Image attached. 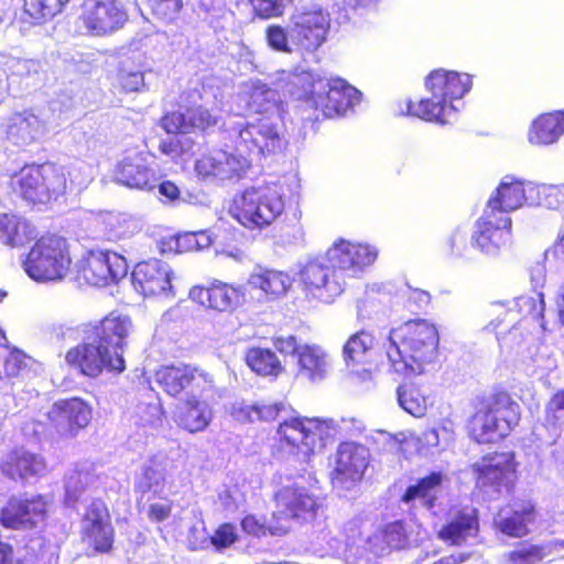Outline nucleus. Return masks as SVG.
<instances>
[{
  "mask_svg": "<svg viewBox=\"0 0 564 564\" xmlns=\"http://www.w3.org/2000/svg\"><path fill=\"white\" fill-rule=\"evenodd\" d=\"M288 145V140L267 120L247 122L238 133L237 153L223 150L204 153L195 161L194 170L203 180H239L251 167L252 155L274 156L284 153Z\"/></svg>",
  "mask_w": 564,
  "mask_h": 564,
  "instance_id": "nucleus-1",
  "label": "nucleus"
},
{
  "mask_svg": "<svg viewBox=\"0 0 564 564\" xmlns=\"http://www.w3.org/2000/svg\"><path fill=\"white\" fill-rule=\"evenodd\" d=\"M377 256L369 245L337 240L328 250L330 265L308 262L302 270L305 293L323 303H333L345 292L348 280L371 265Z\"/></svg>",
  "mask_w": 564,
  "mask_h": 564,
  "instance_id": "nucleus-2",
  "label": "nucleus"
},
{
  "mask_svg": "<svg viewBox=\"0 0 564 564\" xmlns=\"http://www.w3.org/2000/svg\"><path fill=\"white\" fill-rule=\"evenodd\" d=\"M528 189H533L531 183L511 175H507L497 186L486 204L484 215L477 220L474 234V243L482 252H496L506 243L511 234V218L506 214L524 204Z\"/></svg>",
  "mask_w": 564,
  "mask_h": 564,
  "instance_id": "nucleus-3",
  "label": "nucleus"
},
{
  "mask_svg": "<svg viewBox=\"0 0 564 564\" xmlns=\"http://www.w3.org/2000/svg\"><path fill=\"white\" fill-rule=\"evenodd\" d=\"M387 356L397 371L423 372L438 354L437 327L425 318L408 319L389 333Z\"/></svg>",
  "mask_w": 564,
  "mask_h": 564,
  "instance_id": "nucleus-4",
  "label": "nucleus"
},
{
  "mask_svg": "<svg viewBox=\"0 0 564 564\" xmlns=\"http://www.w3.org/2000/svg\"><path fill=\"white\" fill-rule=\"evenodd\" d=\"M521 415V405L516 395L503 387H496L478 400L467 420L466 431L476 444H495L519 425Z\"/></svg>",
  "mask_w": 564,
  "mask_h": 564,
  "instance_id": "nucleus-5",
  "label": "nucleus"
},
{
  "mask_svg": "<svg viewBox=\"0 0 564 564\" xmlns=\"http://www.w3.org/2000/svg\"><path fill=\"white\" fill-rule=\"evenodd\" d=\"M291 93L318 110L323 118L345 116L360 101V91L340 77L327 78L312 70H295L289 79Z\"/></svg>",
  "mask_w": 564,
  "mask_h": 564,
  "instance_id": "nucleus-6",
  "label": "nucleus"
},
{
  "mask_svg": "<svg viewBox=\"0 0 564 564\" xmlns=\"http://www.w3.org/2000/svg\"><path fill=\"white\" fill-rule=\"evenodd\" d=\"M337 432L333 419L293 415L279 423L276 444L292 456L310 459L333 443Z\"/></svg>",
  "mask_w": 564,
  "mask_h": 564,
  "instance_id": "nucleus-7",
  "label": "nucleus"
},
{
  "mask_svg": "<svg viewBox=\"0 0 564 564\" xmlns=\"http://www.w3.org/2000/svg\"><path fill=\"white\" fill-rule=\"evenodd\" d=\"M284 209V189L278 183L246 188L236 194L229 205L230 216L250 230L267 228Z\"/></svg>",
  "mask_w": 564,
  "mask_h": 564,
  "instance_id": "nucleus-8",
  "label": "nucleus"
},
{
  "mask_svg": "<svg viewBox=\"0 0 564 564\" xmlns=\"http://www.w3.org/2000/svg\"><path fill=\"white\" fill-rule=\"evenodd\" d=\"M72 258L65 238L47 234L35 240L29 250L23 268L34 281H58L69 271Z\"/></svg>",
  "mask_w": 564,
  "mask_h": 564,
  "instance_id": "nucleus-9",
  "label": "nucleus"
},
{
  "mask_svg": "<svg viewBox=\"0 0 564 564\" xmlns=\"http://www.w3.org/2000/svg\"><path fill=\"white\" fill-rule=\"evenodd\" d=\"M519 466L513 451H489L470 466L476 487L487 494L512 492L519 480Z\"/></svg>",
  "mask_w": 564,
  "mask_h": 564,
  "instance_id": "nucleus-10",
  "label": "nucleus"
},
{
  "mask_svg": "<svg viewBox=\"0 0 564 564\" xmlns=\"http://www.w3.org/2000/svg\"><path fill=\"white\" fill-rule=\"evenodd\" d=\"M83 339L94 340L122 365L130 336L134 333L132 318L118 310L110 311L98 319H91L80 325Z\"/></svg>",
  "mask_w": 564,
  "mask_h": 564,
  "instance_id": "nucleus-11",
  "label": "nucleus"
},
{
  "mask_svg": "<svg viewBox=\"0 0 564 564\" xmlns=\"http://www.w3.org/2000/svg\"><path fill=\"white\" fill-rule=\"evenodd\" d=\"M67 187L63 170L53 163L29 165L17 174L15 188L33 204H48L65 194Z\"/></svg>",
  "mask_w": 564,
  "mask_h": 564,
  "instance_id": "nucleus-12",
  "label": "nucleus"
},
{
  "mask_svg": "<svg viewBox=\"0 0 564 564\" xmlns=\"http://www.w3.org/2000/svg\"><path fill=\"white\" fill-rule=\"evenodd\" d=\"M154 376L162 391L174 399L186 398L196 393L203 395L215 389L214 377L192 364L164 365L155 371Z\"/></svg>",
  "mask_w": 564,
  "mask_h": 564,
  "instance_id": "nucleus-13",
  "label": "nucleus"
},
{
  "mask_svg": "<svg viewBox=\"0 0 564 564\" xmlns=\"http://www.w3.org/2000/svg\"><path fill=\"white\" fill-rule=\"evenodd\" d=\"M64 360L70 369L91 379L104 371L120 375L127 368L96 341L85 339L67 349Z\"/></svg>",
  "mask_w": 564,
  "mask_h": 564,
  "instance_id": "nucleus-14",
  "label": "nucleus"
},
{
  "mask_svg": "<svg viewBox=\"0 0 564 564\" xmlns=\"http://www.w3.org/2000/svg\"><path fill=\"white\" fill-rule=\"evenodd\" d=\"M330 28L329 14L322 8H310L291 15L290 40L296 50L315 52Z\"/></svg>",
  "mask_w": 564,
  "mask_h": 564,
  "instance_id": "nucleus-15",
  "label": "nucleus"
},
{
  "mask_svg": "<svg viewBox=\"0 0 564 564\" xmlns=\"http://www.w3.org/2000/svg\"><path fill=\"white\" fill-rule=\"evenodd\" d=\"M115 536L108 507L101 500L90 502L83 514L82 542L94 554H109L113 550Z\"/></svg>",
  "mask_w": 564,
  "mask_h": 564,
  "instance_id": "nucleus-16",
  "label": "nucleus"
},
{
  "mask_svg": "<svg viewBox=\"0 0 564 564\" xmlns=\"http://www.w3.org/2000/svg\"><path fill=\"white\" fill-rule=\"evenodd\" d=\"M48 424L63 438H73L85 430L93 417V409L79 397L55 401L46 413Z\"/></svg>",
  "mask_w": 564,
  "mask_h": 564,
  "instance_id": "nucleus-17",
  "label": "nucleus"
},
{
  "mask_svg": "<svg viewBox=\"0 0 564 564\" xmlns=\"http://www.w3.org/2000/svg\"><path fill=\"white\" fill-rule=\"evenodd\" d=\"M367 467V448L356 442H341L336 449L330 482L335 488L349 490L362 480Z\"/></svg>",
  "mask_w": 564,
  "mask_h": 564,
  "instance_id": "nucleus-18",
  "label": "nucleus"
},
{
  "mask_svg": "<svg viewBox=\"0 0 564 564\" xmlns=\"http://www.w3.org/2000/svg\"><path fill=\"white\" fill-rule=\"evenodd\" d=\"M127 259L115 251L89 252L83 260L79 273L85 282L93 286H107L118 282L128 273Z\"/></svg>",
  "mask_w": 564,
  "mask_h": 564,
  "instance_id": "nucleus-19",
  "label": "nucleus"
},
{
  "mask_svg": "<svg viewBox=\"0 0 564 564\" xmlns=\"http://www.w3.org/2000/svg\"><path fill=\"white\" fill-rule=\"evenodd\" d=\"M116 183L131 189L152 192L160 176L143 151H128L113 169Z\"/></svg>",
  "mask_w": 564,
  "mask_h": 564,
  "instance_id": "nucleus-20",
  "label": "nucleus"
},
{
  "mask_svg": "<svg viewBox=\"0 0 564 564\" xmlns=\"http://www.w3.org/2000/svg\"><path fill=\"white\" fill-rule=\"evenodd\" d=\"M46 512L47 502L42 495L30 498L12 496L0 510V524L10 530L33 529Z\"/></svg>",
  "mask_w": 564,
  "mask_h": 564,
  "instance_id": "nucleus-21",
  "label": "nucleus"
},
{
  "mask_svg": "<svg viewBox=\"0 0 564 564\" xmlns=\"http://www.w3.org/2000/svg\"><path fill=\"white\" fill-rule=\"evenodd\" d=\"M80 19L89 34L100 36L122 26L127 15L116 0H86Z\"/></svg>",
  "mask_w": 564,
  "mask_h": 564,
  "instance_id": "nucleus-22",
  "label": "nucleus"
},
{
  "mask_svg": "<svg viewBox=\"0 0 564 564\" xmlns=\"http://www.w3.org/2000/svg\"><path fill=\"white\" fill-rule=\"evenodd\" d=\"M134 289L143 296L169 295L172 290L171 271L158 259L138 262L131 273Z\"/></svg>",
  "mask_w": 564,
  "mask_h": 564,
  "instance_id": "nucleus-23",
  "label": "nucleus"
},
{
  "mask_svg": "<svg viewBox=\"0 0 564 564\" xmlns=\"http://www.w3.org/2000/svg\"><path fill=\"white\" fill-rule=\"evenodd\" d=\"M47 470L44 457L22 446L7 452L0 459V471L12 481H25L32 477H41Z\"/></svg>",
  "mask_w": 564,
  "mask_h": 564,
  "instance_id": "nucleus-24",
  "label": "nucleus"
},
{
  "mask_svg": "<svg viewBox=\"0 0 564 564\" xmlns=\"http://www.w3.org/2000/svg\"><path fill=\"white\" fill-rule=\"evenodd\" d=\"M189 297L202 306L218 312L234 311L242 301L243 292L239 286L213 280L208 285H195Z\"/></svg>",
  "mask_w": 564,
  "mask_h": 564,
  "instance_id": "nucleus-25",
  "label": "nucleus"
},
{
  "mask_svg": "<svg viewBox=\"0 0 564 564\" xmlns=\"http://www.w3.org/2000/svg\"><path fill=\"white\" fill-rule=\"evenodd\" d=\"M479 511L469 506L454 509L437 532V538L448 545H462L478 535Z\"/></svg>",
  "mask_w": 564,
  "mask_h": 564,
  "instance_id": "nucleus-26",
  "label": "nucleus"
},
{
  "mask_svg": "<svg viewBox=\"0 0 564 564\" xmlns=\"http://www.w3.org/2000/svg\"><path fill=\"white\" fill-rule=\"evenodd\" d=\"M470 86L471 79L467 74L451 70L434 69L425 79V87L433 98L444 100L451 109L453 100L462 98Z\"/></svg>",
  "mask_w": 564,
  "mask_h": 564,
  "instance_id": "nucleus-27",
  "label": "nucleus"
},
{
  "mask_svg": "<svg viewBox=\"0 0 564 564\" xmlns=\"http://www.w3.org/2000/svg\"><path fill=\"white\" fill-rule=\"evenodd\" d=\"M43 121L31 110L12 113L3 124V139L13 147H26L36 142L43 132Z\"/></svg>",
  "mask_w": 564,
  "mask_h": 564,
  "instance_id": "nucleus-28",
  "label": "nucleus"
},
{
  "mask_svg": "<svg viewBox=\"0 0 564 564\" xmlns=\"http://www.w3.org/2000/svg\"><path fill=\"white\" fill-rule=\"evenodd\" d=\"M279 519H305L313 517L318 508L316 498L305 488L285 486L274 496Z\"/></svg>",
  "mask_w": 564,
  "mask_h": 564,
  "instance_id": "nucleus-29",
  "label": "nucleus"
},
{
  "mask_svg": "<svg viewBox=\"0 0 564 564\" xmlns=\"http://www.w3.org/2000/svg\"><path fill=\"white\" fill-rule=\"evenodd\" d=\"M246 109L249 115H259L254 122L267 120L273 124L276 131L285 139L280 131L278 121L280 120L278 111L280 109L279 95L265 84L256 83L246 94Z\"/></svg>",
  "mask_w": 564,
  "mask_h": 564,
  "instance_id": "nucleus-30",
  "label": "nucleus"
},
{
  "mask_svg": "<svg viewBox=\"0 0 564 564\" xmlns=\"http://www.w3.org/2000/svg\"><path fill=\"white\" fill-rule=\"evenodd\" d=\"M538 516L535 501L523 499L514 505L510 514L496 521L495 527L509 538L521 539L531 532L530 525L536 522Z\"/></svg>",
  "mask_w": 564,
  "mask_h": 564,
  "instance_id": "nucleus-31",
  "label": "nucleus"
},
{
  "mask_svg": "<svg viewBox=\"0 0 564 564\" xmlns=\"http://www.w3.org/2000/svg\"><path fill=\"white\" fill-rule=\"evenodd\" d=\"M213 417V411L203 395L192 394L186 397L178 406L175 422L178 427L195 434L206 430Z\"/></svg>",
  "mask_w": 564,
  "mask_h": 564,
  "instance_id": "nucleus-32",
  "label": "nucleus"
},
{
  "mask_svg": "<svg viewBox=\"0 0 564 564\" xmlns=\"http://www.w3.org/2000/svg\"><path fill=\"white\" fill-rule=\"evenodd\" d=\"M564 429V388L556 390L544 405L543 421L535 430L536 437L549 445L560 440Z\"/></svg>",
  "mask_w": 564,
  "mask_h": 564,
  "instance_id": "nucleus-33",
  "label": "nucleus"
},
{
  "mask_svg": "<svg viewBox=\"0 0 564 564\" xmlns=\"http://www.w3.org/2000/svg\"><path fill=\"white\" fill-rule=\"evenodd\" d=\"M296 376L315 382L323 380L329 367L328 354L316 344H304L295 357Z\"/></svg>",
  "mask_w": 564,
  "mask_h": 564,
  "instance_id": "nucleus-34",
  "label": "nucleus"
},
{
  "mask_svg": "<svg viewBox=\"0 0 564 564\" xmlns=\"http://www.w3.org/2000/svg\"><path fill=\"white\" fill-rule=\"evenodd\" d=\"M564 133V111L556 110L538 116L531 123L528 138L532 144L549 145Z\"/></svg>",
  "mask_w": 564,
  "mask_h": 564,
  "instance_id": "nucleus-35",
  "label": "nucleus"
},
{
  "mask_svg": "<svg viewBox=\"0 0 564 564\" xmlns=\"http://www.w3.org/2000/svg\"><path fill=\"white\" fill-rule=\"evenodd\" d=\"M36 236L35 228L26 219L14 214H0V242L10 248L30 243Z\"/></svg>",
  "mask_w": 564,
  "mask_h": 564,
  "instance_id": "nucleus-36",
  "label": "nucleus"
},
{
  "mask_svg": "<svg viewBox=\"0 0 564 564\" xmlns=\"http://www.w3.org/2000/svg\"><path fill=\"white\" fill-rule=\"evenodd\" d=\"M375 337L370 332L359 330L348 337L343 347V358L347 368L359 372L369 362V354L373 347Z\"/></svg>",
  "mask_w": 564,
  "mask_h": 564,
  "instance_id": "nucleus-37",
  "label": "nucleus"
},
{
  "mask_svg": "<svg viewBox=\"0 0 564 564\" xmlns=\"http://www.w3.org/2000/svg\"><path fill=\"white\" fill-rule=\"evenodd\" d=\"M292 282L288 272L275 269H261L250 276L252 288L260 290L268 299L272 300L285 295Z\"/></svg>",
  "mask_w": 564,
  "mask_h": 564,
  "instance_id": "nucleus-38",
  "label": "nucleus"
},
{
  "mask_svg": "<svg viewBox=\"0 0 564 564\" xmlns=\"http://www.w3.org/2000/svg\"><path fill=\"white\" fill-rule=\"evenodd\" d=\"M34 365L35 360L23 350L4 343L0 346V379L29 376Z\"/></svg>",
  "mask_w": 564,
  "mask_h": 564,
  "instance_id": "nucleus-39",
  "label": "nucleus"
},
{
  "mask_svg": "<svg viewBox=\"0 0 564 564\" xmlns=\"http://www.w3.org/2000/svg\"><path fill=\"white\" fill-rule=\"evenodd\" d=\"M443 482V475L441 471H431L425 477L417 479L414 485L409 486L402 497L401 501L410 503L419 499L421 505L426 509H432L436 502V491Z\"/></svg>",
  "mask_w": 564,
  "mask_h": 564,
  "instance_id": "nucleus-40",
  "label": "nucleus"
},
{
  "mask_svg": "<svg viewBox=\"0 0 564 564\" xmlns=\"http://www.w3.org/2000/svg\"><path fill=\"white\" fill-rule=\"evenodd\" d=\"M509 308L520 327L523 324H538L544 327L545 303L543 293H536L534 296L520 295Z\"/></svg>",
  "mask_w": 564,
  "mask_h": 564,
  "instance_id": "nucleus-41",
  "label": "nucleus"
},
{
  "mask_svg": "<svg viewBox=\"0 0 564 564\" xmlns=\"http://www.w3.org/2000/svg\"><path fill=\"white\" fill-rule=\"evenodd\" d=\"M247 366L261 377H279L285 371L282 361L270 348L251 347L245 354Z\"/></svg>",
  "mask_w": 564,
  "mask_h": 564,
  "instance_id": "nucleus-42",
  "label": "nucleus"
},
{
  "mask_svg": "<svg viewBox=\"0 0 564 564\" xmlns=\"http://www.w3.org/2000/svg\"><path fill=\"white\" fill-rule=\"evenodd\" d=\"M452 110L444 100L423 98L420 101H408L405 115L424 121L445 122L447 111Z\"/></svg>",
  "mask_w": 564,
  "mask_h": 564,
  "instance_id": "nucleus-43",
  "label": "nucleus"
},
{
  "mask_svg": "<svg viewBox=\"0 0 564 564\" xmlns=\"http://www.w3.org/2000/svg\"><path fill=\"white\" fill-rule=\"evenodd\" d=\"M549 554V545L521 540L506 554V560L509 564H541Z\"/></svg>",
  "mask_w": 564,
  "mask_h": 564,
  "instance_id": "nucleus-44",
  "label": "nucleus"
},
{
  "mask_svg": "<svg viewBox=\"0 0 564 564\" xmlns=\"http://www.w3.org/2000/svg\"><path fill=\"white\" fill-rule=\"evenodd\" d=\"M399 404L410 414L421 417L427 409V398L412 381H404L397 390Z\"/></svg>",
  "mask_w": 564,
  "mask_h": 564,
  "instance_id": "nucleus-45",
  "label": "nucleus"
},
{
  "mask_svg": "<svg viewBox=\"0 0 564 564\" xmlns=\"http://www.w3.org/2000/svg\"><path fill=\"white\" fill-rule=\"evenodd\" d=\"M116 83L121 93H141L145 89L144 72L123 62L117 70Z\"/></svg>",
  "mask_w": 564,
  "mask_h": 564,
  "instance_id": "nucleus-46",
  "label": "nucleus"
},
{
  "mask_svg": "<svg viewBox=\"0 0 564 564\" xmlns=\"http://www.w3.org/2000/svg\"><path fill=\"white\" fill-rule=\"evenodd\" d=\"M282 402L247 405L240 410L250 422H273L285 411Z\"/></svg>",
  "mask_w": 564,
  "mask_h": 564,
  "instance_id": "nucleus-47",
  "label": "nucleus"
},
{
  "mask_svg": "<svg viewBox=\"0 0 564 564\" xmlns=\"http://www.w3.org/2000/svg\"><path fill=\"white\" fill-rule=\"evenodd\" d=\"M186 116L189 133L206 132L217 123L210 111L202 106L187 108Z\"/></svg>",
  "mask_w": 564,
  "mask_h": 564,
  "instance_id": "nucleus-48",
  "label": "nucleus"
},
{
  "mask_svg": "<svg viewBox=\"0 0 564 564\" xmlns=\"http://www.w3.org/2000/svg\"><path fill=\"white\" fill-rule=\"evenodd\" d=\"M520 326L513 316V313L508 307L494 317L485 327V329L494 334L497 339L503 338L512 330L518 329Z\"/></svg>",
  "mask_w": 564,
  "mask_h": 564,
  "instance_id": "nucleus-49",
  "label": "nucleus"
},
{
  "mask_svg": "<svg viewBox=\"0 0 564 564\" xmlns=\"http://www.w3.org/2000/svg\"><path fill=\"white\" fill-rule=\"evenodd\" d=\"M173 508V500L166 496L156 497L154 491L152 499L149 500L147 517L153 523H162L172 516Z\"/></svg>",
  "mask_w": 564,
  "mask_h": 564,
  "instance_id": "nucleus-50",
  "label": "nucleus"
},
{
  "mask_svg": "<svg viewBox=\"0 0 564 564\" xmlns=\"http://www.w3.org/2000/svg\"><path fill=\"white\" fill-rule=\"evenodd\" d=\"M183 7L184 0H150L152 15L163 22H173Z\"/></svg>",
  "mask_w": 564,
  "mask_h": 564,
  "instance_id": "nucleus-51",
  "label": "nucleus"
},
{
  "mask_svg": "<svg viewBox=\"0 0 564 564\" xmlns=\"http://www.w3.org/2000/svg\"><path fill=\"white\" fill-rule=\"evenodd\" d=\"M181 253L197 252L212 246L213 239L205 230L178 234Z\"/></svg>",
  "mask_w": 564,
  "mask_h": 564,
  "instance_id": "nucleus-52",
  "label": "nucleus"
},
{
  "mask_svg": "<svg viewBox=\"0 0 564 564\" xmlns=\"http://www.w3.org/2000/svg\"><path fill=\"white\" fill-rule=\"evenodd\" d=\"M381 535L383 541L394 549H402L409 542L404 520L387 523L381 529Z\"/></svg>",
  "mask_w": 564,
  "mask_h": 564,
  "instance_id": "nucleus-53",
  "label": "nucleus"
},
{
  "mask_svg": "<svg viewBox=\"0 0 564 564\" xmlns=\"http://www.w3.org/2000/svg\"><path fill=\"white\" fill-rule=\"evenodd\" d=\"M69 0H25L28 11L39 18H52L59 13Z\"/></svg>",
  "mask_w": 564,
  "mask_h": 564,
  "instance_id": "nucleus-54",
  "label": "nucleus"
},
{
  "mask_svg": "<svg viewBox=\"0 0 564 564\" xmlns=\"http://www.w3.org/2000/svg\"><path fill=\"white\" fill-rule=\"evenodd\" d=\"M90 473L87 470H74L66 479L65 492L70 500L77 501L90 484Z\"/></svg>",
  "mask_w": 564,
  "mask_h": 564,
  "instance_id": "nucleus-55",
  "label": "nucleus"
},
{
  "mask_svg": "<svg viewBox=\"0 0 564 564\" xmlns=\"http://www.w3.org/2000/svg\"><path fill=\"white\" fill-rule=\"evenodd\" d=\"M290 39V30L288 31L285 28L273 24L269 25L265 29V40L268 45L276 51L282 53H291L292 47L289 43Z\"/></svg>",
  "mask_w": 564,
  "mask_h": 564,
  "instance_id": "nucleus-56",
  "label": "nucleus"
},
{
  "mask_svg": "<svg viewBox=\"0 0 564 564\" xmlns=\"http://www.w3.org/2000/svg\"><path fill=\"white\" fill-rule=\"evenodd\" d=\"M186 111H169L160 119V127L169 134H189Z\"/></svg>",
  "mask_w": 564,
  "mask_h": 564,
  "instance_id": "nucleus-57",
  "label": "nucleus"
},
{
  "mask_svg": "<svg viewBox=\"0 0 564 564\" xmlns=\"http://www.w3.org/2000/svg\"><path fill=\"white\" fill-rule=\"evenodd\" d=\"M193 142L191 140H182L180 138H169L162 140L159 144V151L176 161L191 151Z\"/></svg>",
  "mask_w": 564,
  "mask_h": 564,
  "instance_id": "nucleus-58",
  "label": "nucleus"
},
{
  "mask_svg": "<svg viewBox=\"0 0 564 564\" xmlns=\"http://www.w3.org/2000/svg\"><path fill=\"white\" fill-rule=\"evenodd\" d=\"M238 540V535L236 533V528L232 523L225 522L217 527L214 534L210 536V543L217 550H224L232 544H235Z\"/></svg>",
  "mask_w": 564,
  "mask_h": 564,
  "instance_id": "nucleus-59",
  "label": "nucleus"
},
{
  "mask_svg": "<svg viewBox=\"0 0 564 564\" xmlns=\"http://www.w3.org/2000/svg\"><path fill=\"white\" fill-rule=\"evenodd\" d=\"M431 304V295L429 292L409 288L405 300L403 303L404 308L412 314H416L421 311H424Z\"/></svg>",
  "mask_w": 564,
  "mask_h": 564,
  "instance_id": "nucleus-60",
  "label": "nucleus"
},
{
  "mask_svg": "<svg viewBox=\"0 0 564 564\" xmlns=\"http://www.w3.org/2000/svg\"><path fill=\"white\" fill-rule=\"evenodd\" d=\"M291 0H251V4L257 15L261 18H272L282 15L285 6Z\"/></svg>",
  "mask_w": 564,
  "mask_h": 564,
  "instance_id": "nucleus-61",
  "label": "nucleus"
},
{
  "mask_svg": "<svg viewBox=\"0 0 564 564\" xmlns=\"http://www.w3.org/2000/svg\"><path fill=\"white\" fill-rule=\"evenodd\" d=\"M273 347L282 355H293L296 357L302 345L299 344L294 335L274 336L271 339Z\"/></svg>",
  "mask_w": 564,
  "mask_h": 564,
  "instance_id": "nucleus-62",
  "label": "nucleus"
},
{
  "mask_svg": "<svg viewBox=\"0 0 564 564\" xmlns=\"http://www.w3.org/2000/svg\"><path fill=\"white\" fill-rule=\"evenodd\" d=\"M240 525L242 531L249 535L263 536L267 533L265 525L254 514L243 517Z\"/></svg>",
  "mask_w": 564,
  "mask_h": 564,
  "instance_id": "nucleus-63",
  "label": "nucleus"
},
{
  "mask_svg": "<svg viewBox=\"0 0 564 564\" xmlns=\"http://www.w3.org/2000/svg\"><path fill=\"white\" fill-rule=\"evenodd\" d=\"M156 187L160 195L165 197L167 202H175L181 197V189L172 181H158Z\"/></svg>",
  "mask_w": 564,
  "mask_h": 564,
  "instance_id": "nucleus-64",
  "label": "nucleus"
}]
</instances>
